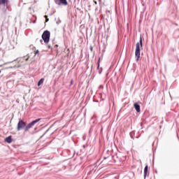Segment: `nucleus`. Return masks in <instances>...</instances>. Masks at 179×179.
<instances>
[{
  "mask_svg": "<svg viewBox=\"0 0 179 179\" xmlns=\"http://www.w3.org/2000/svg\"><path fill=\"white\" fill-rule=\"evenodd\" d=\"M55 3L58 6H67L68 1L67 0H55Z\"/></svg>",
  "mask_w": 179,
  "mask_h": 179,
  "instance_id": "obj_4",
  "label": "nucleus"
},
{
  "mask_svg": "<svg viewBox=\"0 0 179 179\" xmlns=\"http://www.w3.org/2000/svg\"><path fill=\"white\" fill-rule=\"evenodd\" d=\"M130 136H131V139H134V136H132V134L131 133H130Z\"/></svg>",
  "mask_w": 179,
  "mask_h": 179,
  "instance_id": "obj_20",
  "label": "nucleus"
},
{
  "mask_svg": "<svg viewBox=\"0 0 179 179\" xmlns=\"http://www.w3.org/2000/svg\"><path fill=\"white\" fill-rule=\"evenodd\" d=\"M32 127H34V124H32L31 122L29 123L27 125L25 126V128L24 129V132H27Z\"/></svg>",
  "mask_w": 179,
  "mask_h": 179,
  "instance_id": "obj_8",
  "label": "nucleus"
},
{
  "mask_svg": "<svg viewBox=\"0 0 179 179\" xmlns=\"http://www.w3.org/2000/svg\"><path fill=\"white\" fill-rule=\"evenodd\" d=\"M9 2V0H0V6L1 5H6Z\"/></svg>",
  "mask_w": 179,
  "mask_h": 179,
  "instance_id": "obj_10",
  "label": "nucleus"
},
{
  "mask_svg": "<svg viewBox=\"0 0 179 179\" xmlns=\"http://www.w3.org/2000/svg\"><path fill=\"white\" fill-rule=\"evenodd\" d=\"M72 85H73V80H71L70 83V86H72Z\"/></svg>",
  "mask_w": 179,
  "mask_h": 179,
  "instance_id": "obj_17",
  "label": "nucleus"
},
{
  "mask_svg": "<svg viewBox=\"0 0 179 179\" xmlns=\"http://www.w3.org/2000/svg\"><path fill=\"white\" fill-rule=\"evenodd\" d=\"M39 52H40V51L38 50L34 51L35 55H38Z\"/></svg>",
  "mask_w": 179,
  "mask_h": 179,
  "instance_id": "obj_15",
  "label": "nucleus"
},
{
  "mask_svg": "<svg viewBox=\"0 0 179 179\" xmlns=\"http://www.w3.org/2000/svg\"><path fill=\"white\" fill-rule=\"evenodd\" d=\"M134 107L136 111V113H141V105L138 103V102H136L134 103Z\"/></svg>",
  "mask_w": 179,
  "mask_h": 179,
  "instance_id": "obj_6",
  "label": "nucleus"
},
{
  "mask_svg": "<svg viewBox=\"0 0 179 179\" xmlns=\"http://www.w3.org/2000/svg\"><path fill=\"white\" fill-rule=\"evenodd\" d=\"M90 50L93 51V47L90 46Z\"/></svg>",
  "mask_w": 179,
  "mask_h": 179,
  "instance_id": "obj_23",
  "label": "nucleus"
},
{
  "mask_svg": "<svg viewBox=\"0 0 179 179\" xmlns=\"http://www.w3.org/2000/svg\"><path fill=\"white\" fill-rule=\"evenodd\" d=\"M94 103H99V101L94 100Z\"/></svg>",
  "mask_w": 179,
  "mask_h": 179,
  "instance_id": "obj_25",
  "label": "nucleus"
},
{
  "mask_svg": "<svg viewBox=\"0 0 179 179\" xmlns=\"http://www.w3.org/2000/svg\"><path fill=\"white\" fill-rule=\"evenodd\" d=\"M148 170H149V166L146 165L144 168V179H146V177H149V173H148Z\"/></svg>",
  "mask_w": 179,
  "mask_h": 179,
  "instance_id": "obj_7",
  "label": "nucleus"
},
{
  "mask_svg": "<svg viewBox=\"0 0 179 179\" xmlns=\"http://www.w3.org/2000/svg\"><path fill=\"white\" fill-rule=\"evenodd\" d=\"M44 17H45V19H48V15H45Z\"/></svg>",
  "mask_w": 179,
  "mask_h": 179,
  "instance_id": "obj_24",
  "label": "nucleus"
},
{
  "mask_svg": "<svg viewBox=\"0 0 179 179\" xmlns=\"http://www.w3.org/2000/svg\"><path fill=\"white\" fill-rule=\"evenodd\" d=\"M99 2H101V0H99Z\"/></svg>",
  "mask_w": 179,
  "mask_h": 179,
  "instance_id": "obj_31",
  "label": "nucleus"
},
{
  "mask_svg": "<svg viewBox=\"0 0 179 179\" xmlns=\"http://www.w3.org/2000/svg\"><path fill=\"white\" fill-rule=\"evenodd\" d=\"M41 120V118H38V119H36L31 122L32 123L33 125H36V124H37V122H38Z\"/></svg>",
  "mask_w": 179,
  "mask_h": 179,
  "instance_id": "obj_12",
  "label": "nucleus"
},
{
  "mask_svg": "<svg viewBox=\"0 0 179 179\" xmlns=\"http://www.w3.org/2000/svg\"><path fill=\"white\" fill-rule=\"evenodd\" d=\"M175 26H178V24H177V23H175Z\"/></svg>",
  "mask_w": 179,
  "mask_h": 179,
  "instance_id": "obj_29",
  "label": "nucleus"
},
{
  "mask_svg": "<svg viewBox=\"0 0 179 179\" xmlns=\"http://www.w3.org/2000/svg\"><path fill=\"white\" fill-rule=\"evenodd\" d=\"M30 9H31V7H29V10H30Z\"/></svg>",
  "mask_w": 179,
  "mask_h": 179,
  "instance_id": "obj_30",
  "label": "nucleus"
},
{
  "mask_svg": "<svg viewBox=\"0 0 179 179\" xmlns=\"http://www.w3.org/2000/svg\"><path fill=\"white\" fill-rule=\"evenodd\" d=\"M26 125H27L26 122L22 120V119H20L17 126V131L24 129L26 128Z\"/></svg>",
  "mask_w": 179,
  "mask_h": 179,
  "instance_id": "obj_3",
  "label": "nucleus"
},
{
  "mask_svg": "<svg viewBox=\"0 0 179 179\" xmlns=\"http://www.w3.org/2000/svg\"><path fill=\"white\" fill-rule=\"evenodd\" d=\"M83 148H86V145H83Z\"/></svg>",
  "mask_w": 179,
  "mask_h": 179,
  "instance_id": "obj_32",
  "label": "nucleus"
},
{
  "mask_svg": "<svg viewBox=\"0 0 179 179\" xmlns=\"http://www.w3.org/2000/svg\"><path fill=\"white\" fill-rule=\"evenodd\" d=\"M25 61L27 62L29 61V58L25 59Z\"/></svg>",
  "mask_w": 179,
  "mask_h": 179,
  "instance_id": "obj_28",
  "label": "nucleus"
},
{
  "mask_svg": "<svg viewBox=\"0 0 179 179\" xmlns=\"http://www.w3.org/2000/svg\"><path fill=\"white\" fill-rule=\"evenodd\" d=\"M48 48H50L51 50H52V47H51V45H48Z\"/></svg>",
  "mask_w": 179,
  "mask_h": 179,
  "instance_id": "obj_18",
  "label": "nucleus"
},
{
  "mask_svg": "<svg viewBox=\"0 0 179 179\" xmlns=\"http://www.w3.org/2000/svg\"><path fill=\"white\" fill-rule=\"evenodd\" d=\"M12 64V62H10L6 63V64Z\"/></svg>",
  "mask_w": 179,
  "mask_h": 179,
  "instance_id": "obj_27",
  "label": "nucleus"
},
{
  "mask_svg": "<svg viewBox=\"0 0 179 179\" xmlns=\"http://www.w3.org/2000/svg\"><path fill=\"white\" fill-rule=\"evenodd\" d=\"M96 65H97V69H100V58L98 59L96 62Z\"/></svg>",
  "mask_w": 179,
  "mask_h": 179,
  "instance_id": "obj_13",
  "label": "nucleus"
},
{
  "mask_svg": "<svg viewBox=\"0 0 179 179\" xmlns=\"http://www.w3.org/2000/svg\"><path fill=\"white\" fill-rule=\"evenodd\" d=\"M43 41H44V40L41 39V40H40V43H41V44H43Z\"/></svg>",
  "mask_w": 179,
  "mask_h": 179,
  "instance_id": "obj_19",
  "label": "nucleus"
},
{
  "mask_svg": "<svg viewBox=\"0 0 179 179\" xmlns=\"http://www.w3.org/2000/svg\"><path fill=\"white\" fill-rule=\"evenodd\" d=\"M141 47H143V41H142V36H140V41L136 44L135 57L136 61H139L141 58Z\"/></svg>",
  "mask_w": 179,
  "mask_h": 179,
  "instance_id": "obj_1",
  "label": "nucleus"
},
{
  "mask_svg": "<svg viewBox=\"0 0 179 179\" xmlns=\"http://www.w3.org/2000/svg\"><path fill=\"white\" fill-rule=\"evenodd\" d=\"M102 71H103V68H101L100 70L99 71V75H101Z\"/></svg>",
  "mask_w": 179,
  "mask_h": 179,
  "instance_id": "obj_16",
  "label": "nucleus"
},
{
  "mask_svg": "<svg viewBox=\"0 0 179 179\" xmlns=\"http://www.w3.org/2000/svg\"><path fill=\"white\" fill-rule=\"evenodd\" d=\"M48 20H50L48 18H45V22L47 23V22H48Z\"/></svg>",
  "mask_w": 179,
  "mask_h": 179,
  "instance_id": "obj_22",
  "label": "nucleus"
},
{
  "mask_svg": "<svg viewBox=\"0 0 179 179\" xmlns=\"http://www.w3.org/2000/svg\"><path fill=\"white\" fill-rule=\"evenodd\" d=\"M41 37L45 44H48V43H50V38L51 37V32L48 30H45L42 34Z\"/></svg>",
  "mask_w": 179,
  "mask_h": 179,
  "instance_id": "obj_2",
  "label": "nucleus"
},
{
  "mask_svg": "<svg viewBox=\"0 0 179 179\" xmlns=\"http://www.w3.org/2000/svg\"><path fill=\"white\" fill-rule=\"evenodd\" d=\"M61 23V20L59 18H58L57 21L56 22L57 24H60Z\"/></svg>",
  "mask_w": 179,
  "mask_h": 179,
  "instance_id": "obj_14",
  "label": "nucleus"
},
{
  "mask_svg": "<svg viewBox=\"0 0 179 179\" xmlns=\"http://www.w3.org/2000/svg\"><path fill=\"white\" fill-rule=\"evenodd\" d=\"M103 159H104V160H106V159H110V157H105Z\"/></svg>",
  "mask_w": 179,
  "mask_h": 179,
  "instance_id": "obj_21",
  "label": "nucleus"
},
{
  "mask_svg": "<svg viewBox=\"0 0 179 179\" xmlns=\"http://www.w3.org/2000/svg\"><path fill=\"white\" fill-rule=\"evenodd\" d=\"M4 141L7 143H10L11 142H13V139H12V136H9L6 137Z\"/></svg>",
  "mask_w": 179,
  "mask_h": 179,
  "instance_id": "obj_9",
  "label": "nucleus"
},
{
  "mask_svg": "<svg viewBox=\"0 0 179 179\" xmlns=\"http://www.w3.org/2000/svg\"><path fill=\"white\" fill-rule=\"evenodd\" d=\"M74 2H76V0H74Z\"/></svg>",
  "mask_w": 179,
  "mask_h": 179,
  "instance_id": "obj_33",
  "label": "nucleus"
},
{
  "mask_svg": "<svg viewBox=\"0 0 179 179\" xmlns=\"http://www.w3.org/2000/svg\"><path fill=\"white\" fill-rule=\"evenodd\" d=\"M0 73H1V70H0Z\"/></svg>",
  "mask_w": 179,
  "mask_h": 179,
  "instance_id": "obj_34",
  "label": "nucleus"
},
{
  "mask_svg": "<svg viewBox=\"0 0 179 179\" xmlns=\"http://www.w3.org/2000/svg\"><path fill=\"white\" fill-rule=\"evenodd\" d=\"M43 83H44V78H41L38 80L37 85L38 86H41V85H43Z\"/></svg>",
  "mask_w": 179,
  "mask_h": 179,
  "instance_id": "obj_11",
  "label": "nucleus"
},
{
  "mask_svg": "<svg viewBox=\"0 0 179 179\" xmlns=\"http://www.w3.org/2000/svg\"><path fill=\"white\" fill-rule=\"evenodd\" d=\"M94 3H95V5H97V1H94Z\"/></svg>",
  "mask_w": 179,
  "mask_h": 179,
  "instance_id": "obj_26",
  "label": "nucleus"
},
{
  "mask_svg": "<svg viewBox=\"0 0 179 179\" xmlns=\"http://www.w3.org/2000/svg\"><path fill=\"white\" fill-rule=\"evenodd\" d=\"M111 157L115 163H121V162H122L121 157H120L118 154H116V155L112 156Z\"/></svg>",
  "mask_w": 179,
  "mask_h": 179,
  "instance_id": "obj_5",
  "label": "nucleus"
}]
</instances>
